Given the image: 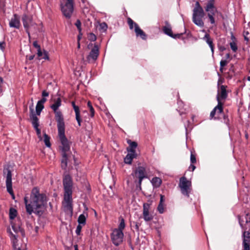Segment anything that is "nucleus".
Segmentation results:
<instances>
[{"mask_svg": "<svg viewBox=\"0 0 250 250\" xmlns=\"http://www.w3.org/2000/svg\"><path fill=\"white\" fill-rule=\"evenodd\" d=\"M62 104V101L60 98H58L54 101L50 107L53 110L55 114V119L57 122L58 135L62 145V159L61 161V167L62 169H66L67 167V163L70 161L71 157L76 162V159L74 155H69L70 146L69 143L65 135V125L63 115L61 111L59 109Z\"/></svg>", "mask_w": 250, "mask_h": 250, "instance_id": "1", "label": "nucleus"}, {"mask_svg": "<svg viewBox=\"0 0 250 250\" xmlns=\"http://www.w3.org/2000/svg\"><path fill=\"white\" fill-rule=\"evenodd\" d=\"M24 202L27 213L29 215L33 213L37 215L42 214L47 203L45 194L41 193L37 188H34L30 196L24 197Z\"/></svg>", "mask_w": 250, "mask_h": 250, "instance_id": "2", "label": "nucleus"}, {"mask_svg": "<svg viewBox=\"0 0 250 250\" xmlns=\"http://www.w3.org/2000/svg\"><path fill=\"white\" fill-rule=\"evenodd\" d=\"M62 184L64 190L63 201L62 202L63 209L65 212L72 214V189L73 183L72 177L69 174H65L63 176Z\"/></svg>", "mask_w": 250, "mask_h": 250, "instance_id": "3", "label": "nucleus"}, {"mask_svg": "<svg viewBox=\"0 0 250 250\" xmlns=\"http://www.w3.org/2000/svg\"><path fill=\"white\" fill-rule=\"evenodd\" d=\"M239 223L243 230L242 245L243 250H250V214L247 213L242 218H239Z\"/></svg>", "mask_w": 250, "mask_h": 250, "instance_id": "4", "label": "nucleus"}, {"mask_svg": "<svg viewBox=\"0 0 250 250\" xmlns=\"http://www.w3.org/2000/svg\"><path fill=\"white\" fill-rule=\"evenodd\" d=\"M205 16V13L203 8L201 6L199 2L196 1L195 7L193 10L192 21L196 25L203 27L204 23L203 21V18Z\"/></svg>", "mask_w": 250, "mask_h": 250, "instance_id": "5", "label": "nucleus"}, {"mask_svg": "<svg viewBox=\"0 0 250 250\" xmlns=\"http://www.w3.org/2000/svg\"><path fill=\"white\" fill-rule=\"evenodd\" d=\"M74 0H62L61 1V9L63 15L69 19L74 11Z\"/></svg>", "mask_w": 250, "mask_h": 250, "instance_id": "6", "label": "nucleus"}, {"mask_svg": "<svg viewBox=\"0 0 250 250\" xmlns=\"http://www.w3.org/2000/svg\"><path fill=\"white\" fill-rule=\"evenodd\" d=\"M179 186L182 194L188 197L191 191V182L183 176L180 179Z\"/></svg>", "mask_w": 250, "mask_h": 250, "instance_id": "7", "label": "nucleus"}, {"mask_svg": "<svg viewBox=\"0 0 250 250\" xmlns=\"http://www.w3.org/2000/svg\"><path fill=\"white\" fill-rule=\"evenodd\" d=\"M127 23L130 29L132 30L134 27V31L137 37H140L144 40L146 39L147 36L146 34L140 28L138 24L135 22L131 18H128L127 19Z\"/></svg>", "mask_w": 250, "mask_h": 250, "instance_id": "8", "label": "nucleus"}, {"mask_svg": "<svg viewBox=\"0 0 250 250\" xmlns=\"http://www.w3.org/2000/svg\"><path fill=\"white\" fill-rule=\"evenodd\" d=\"M206 11L208 13V17L209 20L210 22L214 24L215 22L214 16L218 13L217 8L214 5V3L212 1H208L206 7H205Z\"/></svg>", "mask_w": 250, "mask_h": 250, "instance_id": "9", "label": "nucleus"}, {"mask_svg": "<svg viewBox=\"0 0 250 250\" xmlns=\"http://www.w3.org/2000/svg\"><path fill=\"white\" fill-rule=\"evenodd\" d=\"M132 174L134 177L138 179L137 186L141 188L143 180L147 178L145 167L142 166L138 167Z\"/></svg>", "mask_w": 250, "mask_h": 250, "instance_id": "10", "label": "nucleus"}, {"mask_svg": "<svg viewBox=\"0 0 250 250\" xmlns=\"http://www.w3.org/2000/svg\"><path fill=\"white\" fill-rule=\"evenodd\" d=\"M124 233L122 230L115 229L111 234V238L113 244L118 246L123 242Z\"/></svg>", "mask_w": 250, "mask_h": 250, "instance_id": "11", "label": "nucleus"}, {"mask_svg": "<svg viewBox=\"0 0 250 250\" xmlns=\"http://www.w3.org/2000/svg\"><path fill=\"white\" fill-rule=\"evenodd\" d=\"M6 186L7 192L11 195L12 199H15V195L12 189V172L9 169H7Z\"/></svg>", "mask_w": 250, "mask_h": 250, "instance_id": "12", "label": "nucleus"}, {"mask_svg": "<svg viewBox=\"0 0 250 250\" xmlns=\"http://www.w3.org/2000/svg\"><path fill=\"white\" fill-rule=\"evenodd\" d=\"M99 55V49L97 44H95L94 47L90 51L89 55L87 56L86 59L88 62H93L98 58Z\"/></svg>", "mask_w": 250, "mask_h": 250, "instance_id": "13", "label": "nucleus"}, {"mask_svg": "<svg viewBox=\"0 0 250 250\" xmlns=\"http://www.w3.org/2000/svg\"><path fill=\"white\" fill-rule=\"evenodd\" d=\"M227 86L222 85L218 88V94L217 96V101L218 103L222 102V101H225L228 97V93L226 90Z\"/></svg>", "mask_w": 250, "mask_h": 250, "instance_id": "14", "label": "nucleus"}, {"mask_svg": "<svg viewBox=\"0 0 250 250\" xmlns=\"http://www.w3.org/2000/svg\"><path fill=\"white\" fill-rule=\"evenodd\" d=\"M22 21L26 33L28 34V36H30V33L28 29L31 26L34 24L32 17L26 14H24L22 17Z\"/></svg>", "mask_w": 250, "mask_h": 250, "instance_id": "15", "label": "nucleus"}, {"mask_svg": "<svg viewBox=\"0 0 250 250\" xmlns=\"http://www.w3.org/2000/svg\"><path fill=\"white\" fill-rule=\"evenodd\" d=\"M150 205L148 203H144L143 204V216L144 220L146 222H148L152 220L153 218L152 214L150 213L149 210Z\"/></svg>", "mask_w": 250, "mask_h": 250, "instance_id": "16", "label": "nucleus"}, {"mask_svg": "<svg viewBox=\"0 0 250 250\" xmlns=\"http://www.w3.org/2000/svg\"><path fill=\"white\" fill-rule=\"evenodd\" d=\"M33 103L32 104L31 106H30L29 108L30 110V117L31 121L32 124L34 128H37L39 126V119L36 114L34 113V109H33Z\"/></svg>", "mask_w": 250, "mask_h": 250, "instance_id": "17", "label": "nucleus"}, {"mask_svg": "<svg viewBox=\"0 0 250 250\" xmlns=\"http://www.w3.org/2000/svg\"><path fill=\"white\" fill-rule=\"evenodd\" d=\"M9 26L19 29L21 26L20 17L16 14H14L13 17L9 21Z\"/></svg>", "mask_w": 250, "mask_h": 250, "instance_id": "18", "label": "nucleus"}, {"mask_svg": "<svg viewBox=\"0 0 250 250\" xmlns=\"http://www.w3.org/2000/svg\"><path fill=\"white\" fill-rule=\"evenodd\" d=\"M128 153L124 158V162L126 164H132V160L137 157L136 151H130L127 149Z\"/></svg>", "mask_w": 250, "mask_h": 250, "instance_id": "19", "label": "nucleus"}, {"mask_svg": "<svg viewBox=\"0 0 250 250\" xmlns=\"http://www.w3.org/2000/svg\"><path fill=\"white\" fill-rule=\"evenodd\" d=\"M128 153L124 158V162L126 164H132V160L137 157L136 151H130L127 149Z\"/></svg>", "mask_w": 250, "mask_h": 250, "instance_id": "20", "label": "nucleus"}, {"mask_svg": "<svg viewBox=\"0 0 250 250\" xmlns=\"http://www.w3.org/2000/svg\"><path fill=\"white\" fill-rule=\"evenodd\" d=\"M71 104L75 113L76 120L79 126H81L82 119L80 115V111L78 106L76 105L74 101L71 102Z\"/></svg>", "mask_w": 250, "mask_h": 250, "instance_id": "21", "label": "nucleus"}, {"mask_svg": "<svg viewBox=\"0 0 250 250\" xmlns=\"http://www.w3.org/2000/svg\"><path fill=\"white\" fill-rule=\"evenodd\" d=\"M223 103L219 102L217 105L213 109L210 114V117L212 118L217 112L218 113H221L223 111Z\"/></svg>", "mask_w": 250, "mask_h": 250, "instance_id": "22", "label": "nucleus"}, {"mask_svg": "<svg viewBox=\"0 0 250 250\" xmlns=\"http://www.w3.org/2000/svg\"><path fill=\"white\" fill-rule=\"evenodd\" d=\"M166 26L163 27V30L164 33L169 37H172L173 33L171 29V27L168 21L165 22Z\"/></svg>", "mask_w": 250, "mask_h": 250, "instance_id": "23", "label": "nucleus"}, {"mask_svg": "<svg viewBox=\"0 0 250 250\" xmlns=\"http://www.w3.org/2000/svg\"><path fill=\"white\" fill-rule=\"evenodd\" d=\"M37 55L40 60H49L47 52L43 50V52H42L41 48L37 50Z\"/></svg>", "mask_w": 250, "mask_h": 250, "instance_id": "24", "label": "nucleus"}, {"mask_svg": "<svg viewBox=\"0 0 250 250\" xmlns=\"http://www.w3.org/2000/svg\"><path fill=\"white\" fill-rule=\"evenodd\" d=\"M151 183L154 187H159L162 183V180L160 178L155 177L152 179Z\"/></svg>", "mask_w": 250, "mask_h": 250, "instance_id": "25", "label": "nucleus"}, {"mask_svg": "<svg viewBox=\"0 0 250 250\" xmlns=\"http://www.w3.org/2000/svg\"><path fill=\"white\" fill-rule=\"evenodd\" d=\"M12 228L15 233H20L22 236L24 235V231L23 229L19 226H16L15 225H12Z\"/></svg>", "mask_w": 250, "mask_h": 250, "instance_id": "26", "label": "nucleus"}, {"mask_svg": "<svg viewBox=\"0 0 250 250\" xmlns=\"http://www.w3.org/2000/svg\"><path fill=\"white\" fill-rule=\"evenodd\" d=\"M17 215V210L13 208H11L9 209V218L10 220H13L15 218Z\"/></svg>", "mask_w": 250, "mask_h": 250, "instance_id": "27", "label": "nucleus"}, {"mask_svg": "<svg viewBox=\"0 0 250 250\" xmlns=\"http://www.w3.org/2000/svg\"><path fill=\"white\" fill-rule=\"evenodd\" d=\"M78 222L79 225H84L86 224V217L83 214H81L79 215L78 219Z\"/></svg>", "mask_w": 250, "mask_h": 250, "instance_id": "28", "label": "nucleus"}, {"mask_svg": "<svg viewBox=\"0 0 250 250\" xmlns=\"http://www.w3.org/2000/svg\"><path fill=\"white\" fill-rule=\"evenodd\" d=\"M203 39L208 44L209 46L213 44L212 40L210 38L208 34L206 33L203 37Z\"/></svg>", "mask_w": 250, "mask_h": 250, "instance_id": "29", "label": "nucleus"}, {"mask_svg": "<svg viewBox=\"0 0 250 250\" xmlns=\"http://www.w3.org/2000/svg\"><path fill=\"white\" fill-rule=\"evenodd\" d=\"M44 108V105L38 102L36 107V112L37 115H40L41 111Z\"/></svg>", "mask_w": 250, "mask_h": 250, "instance_id": "30", "label": "nucleus"}, {"mask_svg": "<svg viewBox=\"0 0 250 250\" xmlns=\"http://www.w3.org/2000/svg\"><path fill=\"white\" fill-rule=\"evenodd\" d=\"M127 143L130 147V148L128 149V150L135 151V149L137 146V143L135 142H132L130 140L128 141Z\"/></svg>", "mask_w": 250, "mask_h": 250, "instance_id": "31", "label": "nucleus"}, {"mask_svg": "<svg viewBox=\"0 0 250 250\" xmlns=\"http://www.w3.org/2000/svg\"><path fill=\"white\" fill-rule=\"evenodd\" d=\"M43 136V141L45 146L48 147H50L51 146V144L50 143V137L45 133H44Z\"/></svg>", "mask_w": 250, "mask_h": 250, "instance_id": "32", "label": "nucleus"}, {"mask_svg": "<svg viewBox=\"0 0 250 250\" xmlns=\"http://www.w3.org/2000/svg\"><path fill=\"white\" fill-rule=\"evenodd\" d=\"M228 62H228L226 60H223L222 59L220 61V71L223 72V67L224 66H225L226 65H227V64H228Z\"/></svg>", "mask_w": 250, "mask_h": 250, "instance_id": "33", "label": "nucleus"}, {"mask_svg": "<svg viewBox=\"0 0 250 250\" xmlns=\"http://www.w3.org/2000/svg\"><path fill=\"white\" fill-rule=\"evenodd\" d=\"M87 106L89 108V109H90L91 117H93L94 116L95 111H94V109L90 102L89 101L87 103Z\"/></svg>", "mask_w": 250, "mask_h": 250, "instance_id": "34", "label": "nucleus"}, {"mask_svg": "<svg viewBox=\"0 0 250 250\" xmlns=\"http://www.w3.org/2000/svg\"><path fill=\"white\" fill-rule=\"evenodd\" d=\"M125 227V220L123 218H122L120 221V223L119 224L118 229H117V230H122L124 229Z\"/></svg>", "mask_w": 250, "mask_h": 250, "instance_id": "35", "label": "nucleus"}, {"mask_svg": "<svg viewBox=\"0 0 250 250\" xmlns=\"http://www.w3.org/2000/svg\"><path fill=\"white\" fill-rule=\"evenodd\" d=\"M229 44L233 52H236L238 49L236 43L234 42H230Z\"/></svg>", "mask_w": 250, "mask_h": 250, "instance_id": "36", "label": "nucleus"}, {"mask_svg": "<svg viewBox=\"0 0 250 250\" xmlns=\"http://www.w3.org/2000/svg\"><path fill=\"white\" fill-rule=\"evenodd\" d=\"M157 210L161 214L164 213V204H161V203H159V204L158 206L157 207Z\"/></svg>", "mask_w": 250, "mask_h": 250, "instance_id": "37", "label": "nucleus"}, {"mask_svg": "<svg viewBox=\"0 0 250 250\" xmlns=\"http://www.w3.org/2000/svg\"><path fill=\"white\" fill-rule=\"evenodd\" d=\"M96 36L92 33H91L88 35V40L91 42H94L96 40Z\"/></svg>", "mask_w": 250, "mask_h": 250, "instance_id": "38", "label": "nucleus"}, {"mask_svg": "<svg viewBox=\"0 0 250 250\" xmlns=\"http://www.w3.org/2000/svg\"><path fill=\"white\" fill-rule=\"evenodd\" d=\"M76 26L77 27L79 31L80 32L82 30L81 28V22L80 20H77L76 23H75Z\"/></svg>", "mask_w": 250, "mask_h": 250, "instance_id": "39", "label": "nucleus"}, {"mask_svg": "<svg viewBox=\"0 0 250 250\" xmlns=\"http://www.w3.org/2000/svg\"><path fill=\"white\" fill-rule=\"evenodd\" d=\"M34 128L36 131L37 135L38 138L40 139V140H42V137L41 130L39 129V127H37V128Z\"/></svg>", "mask_w": 250, "mask_h": 250, "instance_id": "40", "label": "nucleus"}, {"mask_svg": "<svg viewBox=\"0 0 250 250\" xmlns=\"http://www.w3.org/2000/svg\"><path fill=\"white\" fill-rule=\"evenodd\" d=\"M82 226L80 225H78L76 228V229L75 230V232L77 235H79L80 234L81 230H82Z\"/></svg>", "mask_w": 250, "mask_h": 250, "instance_id": "41", "label": "nucleus"}, {"mask_svg": "<svg viewBox=\"0 0 250 250\" xmlns=\"http://www.w3.org/2000/svg\"><path fill=\"white\" fill-rule=\"evenodd\" d=\"M190 160L191 164H194L196 162V159L195 156L194 154H193L192 153H191Z\"/></svg>", "mask_w": 250, "mask_h": 250, "instance_id": "42", "label": "nucleus"}, {"mask_svg": "<svg viewBox=\"0 0 250 250\" xmlns=\"http://www.w3.org/2000/svg\"><path fill=\"white\" fill-rule=\"evenodd\" d=\"M133 224L135 225V229L136 231H138L139 230V228L141 226V224L138 222H133Z\"/></svg>", "mask_w": 250, "mask_h": 250, "instance_id": "43", "label": "nucleus"}, {"mask_svg": "<svg viewBox=\"0 0 250 250\" xmlns=\"http://www.w3.org/2000/svg\"><path fill=\"white\" fill-rule=\"evenodd\" d=\"M33 45L34 47L37 49V50L41 48L40 45L38 43V42L37 41L33 42Z\"/></svg>", "mask_w": 250, "mask_h": 250, "instance_id": "44", "label": "nucleus"}, {"mask_svg": "<svg viewBox=\"0 0 250 250\" xmlns=\"http://www.w3.org/2000/svg\"><path fill=\"white\" fill-rule=\"evenodd\" d=\"M183 34V33H180V34H173L172 35V37H171V38L173 39H179L181 38L182 35Z\"/></svg>", "mask_w": 250, "mask_h": 250, "instance_id": "45", "label": "nucleus"}, {"mask_svg": "<svg viewBox=\"0 0 250 250\" xmlns=\"http://www.w3.org/2000/svg\"><path fill=\"white\" fill-rule=\"evenodd\" d=\"M42 97L45 98L46 97H48L49 96V93L45 90H43L42 92Z\"/></svg>", "mask_w": 250, "mask_h": 250, "instance_id": "46", "label": "nucleus"}, {"mask_svg": "<svg viewBox=\"0 0 250 250\" xmlns=\"http://www.w3.org/2000/svg\"><path fill=\"white\" fill-rule=\"evenodd\" d=\"M101 27H102V28H103L104 30H106L107 28V24L105 22H103V23H101Z\"/></svg>", "mask_w": 250, "mask_h": 250, "instance_id": "47", "label": "nucleus"}, {"mask_svg": "<svg viewBox=\"0 0 250 250\" xmlns=\"http://www.w3.org/2000/svg\"><path fill=\"white\" fill-rule=\"evenodd\" d=\"M46 99L44 97H42L41 100H39L38 102L43 104L46 101Z\"/></svg>", "mask_w": 250, "mask_h": 250, "instance_id": "48", "label": "nucleus"}, {"mask_svg": "<svg viewBox=\"0 0 250 250\" xmlns=\"http://www.w3.org/2000/svg\"><path fill=\"white\" fill-rule=\"evenodd\" d=\"M165 200V196L163 195H160V200L159 203L163 204Z\"/></svg>", "mask_w": 250, "mask_h": 250, "instance_id": "49", "label": "nucleus"}, {"mask_svg": "<svg viewBox=\"0 0 250 250\" xmlns=\"http://www.w3.org/2000/svg\"><path fill=\"white\" fill-rule=\"evenodd\" d=\"M196 167L193 165V164H191L190 166L189 167V169H191V171H194Z\"/></svg>", "mask_w": 250, "mask_h": 250, "instance_id": "50", "label": "nucleus"}, {"mask_svg": "<svg viewBox=\"0 0 250 250\" xmlns=\"http://www.w3.org/2000/svg\"><path fill=\"white\" fill-rule=\"evenodd\" d=\"M0 44H1V45H0V48L2 50H3L4 49V45H5V42H0Z\"/></svg>", "mask_w": 250, "mask_h": 250, "instance_id": "51", "label": "nucleus"}, {"mask_svg": "<svg viewBox=\"0 0 250 250\" xmlns=\"http://www.w3.org/2000/svg\"><path fill=\"white\" fill-rule=\"evenodd\" d=\"M209 47L210 48V49H211V51L212 52V55L213 56V54H214V45H213V44L211 45V46H209Z\"/></svg>", "mask_w": 250, "mask_h": 250, "instance_id": "52", "label": "nucleus"}, {"mask_svg": "<svg viewBox=\"0 0 250 250\" xmlns=\"http://www.w3.org/2000/svg\"><path fill=\"white\" fill-rule=\"evenodd\" d=\"M34 57H35V55H32L29 56L28 57V59L29 60L31 61L34 59Z\"/></svg>", "mask_w": 250, "mask_h": 250, "instance_id": "53", "label": "nucleus"}, {"mask_svg": "<svg viewBox=\"0 0 250 250\" xmlns=\"http://www.w3.org/2000/svg\"><path fill=\"white\" fill-rule=\"evenodd\" d=\"M226 49L225 47L224 46H221L219 47V50L221 51H223Z\"/></svg>", "mask_w": 250, "mask_h": 250, "instance_id": "54", "label": "nucleus"}, {"mask_svg": "<svg viewBox=\"0 0 250 250\" xmlns=\"http://www.w3.org/2000/svg\"><path fill=\"white\" fill-rule=\"evenodd\" d=\"M179 112V114L181 116H182L183 114L185 113V112L183 111H181V109H180L179 110H178Z\"/></svg>", "mask_w": 250, "mask_h": 250, "instance_id": "55", "label": "nucleus"}, {"mask_svg": "<svg viewBox=\"0 0 250 250\" xmlns=\"http://www.w3.org/2000/svg\"><path fill=\"white\" fill-rule=\"evenodd\" d=\"M226 116H224V120H225V122L226 124L228 125H229V123H228L229 120H228V119H227V121H226Z\"/></svg>", "mask_w": 250, "mask_h": 250, "instance_id": "56", "label": "nucleus"}, {"mask_svg": "<svg viewBox=\"0 0 250 250\" xmlns=\"http://www.w3.org/2000/svg\"><path fill=\"white\" fill-rule=\"evenodd\" d=\"M177 103H178V104L179 105V107L180 106H181L182 104H183V102L182 101H178Z\"/></svg>", "mask_w": 250, "mask_h": 250, "instance_id": "57", "label": "nucleus"}, {"mask_svg": "<svg viewBox=\"0 0 250 250\" xmlns=\"http://www.w3.org/2000/svg\"><path fill=\"white\" fill-rule=\"evenodd\" d=\"M74 247L75 250H78V247L77 245H75L74 246Z\"/></svg>", "mask_w": 250, "mask_h": 250, "instance_id": "58", "label": "nucleus"}, {"mask_svg": "<svg viewBox=\"0 0 250 250\" xmlns=\"http://www.w3.org/2000/svg\"><path fill=\"white\" fill-rule=\"evenodd\" d=\"M226 59H229L230 58V55L229 53H227L226 55Z\"/></svg>", "mask_w": 250, "mask_h": 250, "instance_id": "59", "label": "nucleus"}, {"mask_svg": "<svg viewBox=\"0 0 250 250\" xmlns=\"http://www.w3.org/2000/svg\"><path fill=\"white\" fill-rule=\"evenodd\" d=\"M244 39L245 40L247 41V42H248L249 40V38L246 35H244Z\"/></svg>", "mask_w": 250, "mask_h": 250, "instance_id": "60", "label": "nucleus"}, {"mask_svg": "<svg viewBox=\"0 0 250 250\" xmlns=\"http://www.w3.org/2000/svg\"><path fill=\"white\" fill-rule=\"evenodd\" d=\"M245 137H246V138L247 139H248V137H249V135H248V133H246V134H245Z\"/></svg>", "mask_w": 250, "mask_h": 250, "instance_id": "61", "label": "nucleus"}, {"mask_svg": "<svg viewBox=\"0 0 250 250\" xmlns=\"http://www.w3.org/2000/svg\"><path fill=\"white\" fill-rule=\"evenodd\" d=\"M247 79L248 81H250V76H248Z\"/></svg>", "mask_w": 250, "mask_h": 250, "instance_id": "62", "label": "nucleus"}, {"mask_svg": "<svg viewBox=\"0 0 250 250\" xmlns=\"http://www.w3.org/2000/svg\"><path fill=\"white\" fill-rule=\"evenodd\" d=\"M185 127L186 130V131H187V130H188V126H187L186 125H185Z\"/></svg>", "mask_w": 250, "mask_h": 250, "instance_id": "63", "label": "nucleus"}, {"mask_svg": "<svg viewBox=\"0 0 250 250\" xmlns=\"http://www.w3.org/2000/svg\"><path fill=\"white\" fill-rule=\"evenodd\" d=\"M245 35H246V36H247V35H248V34H249V33H248V32H245Z\"/></svg>", "mask_w": 250, "mask_h": 250, "instance_id": "64", "label": "nucleus"}]
</instances>
